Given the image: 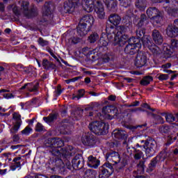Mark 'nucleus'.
Listing matches in <instances>:
<instances>
[{"label": "nucleus", "mask_w": 178, "mask_h": 178, "mask_svg": "<svg viewBox=\"0 0 178 178\" xmlns=\"http://www.w3.org/2000/svg\"><path fill=\"white\" fill-rule=\"evenodd\" d=\"M106 159L113 162V165H116L120 162V156L119 155V153L113 152L108 154V156Z\"/></svg>", "instance_id": "dca6fc26"}, {"label": "nucleus", "mask_w": 178, "mask_h": 178, "mask_svg": "<svg viewBox=\"0 0 178 178\" xmlns=\"http://www.w3.org/2000/svg\"><path fill=\"white\" fill-rule=\"evenodd\" d=\"M94 24V17L92 15H85L82 17L77 27V33L81 37H84Z\"/></svg>", "instance_id": "f03ea898"}, {"label": "nucleus", "mask_w": 178, "mask_h": 178, "mask_svg": "<svg viewBox=\"0 0 178 178\" xmlns=\"http://www.w3.org/2000/svg\"><path fill=\"white\" fill-rule=\"evenodd\" d=\"M147 15L148 17L152 18L154 16H156V15H159V11L156 8H150L147 10Z\"/></svg>", "instance_id": "b1692460"}, {"label": "nucleus", "mask_w": 178, "mask_h": 178, "mask_svg": "<svg viewBox=\"0 0 178 178\" xmlns=\"http://www.w3.org/2000/svg\"><path fill=\"white\" fill-rule=\"evenodd\" d=\"M174 25L175 26H169L167 29V35L171 38L178 35V19L174 22Z\"/></svg>", "instance_id": "ddd939ff"}, {"label": "nucleus", "mask_w": 178, "mask_h": 178, "mask_svg": "<svg viewBox=\"0 0 178 178\" xmlns=\"http://www.w3.org/2000/svg\"><path fill=\"white\" fill-rule=\"evenodd\" d=\"M143 147L145 149L147 156H153L155 154V151H156V142L150 139L145 143Z\"/></svg>", "instance_id": "0eeeda50"}, {"label": "nucleus", "mask_w": 178, "mask_h": 178, "mask_svg": "<svg viewBox=\"0 0 178 178\" xmlns=\"http://www.w3.org/2000/svg\"><path fill=\"white\" fill-rule=\"evenodd\" d=\"M108 99H109V101H115V99H116V97H115L113 95H110L108 97Z\"/></svg>", "instance_id": "6e6d98bb"}, {"label": "nucleus", "mask_w": 178, "mask_h": 178, "mask_svg": "<svg viewBox=\"0 0 178 178\" xmlns=\"http://www.w3.org/2000/svg\"><path fill=\"white\" fill-rule=\"evenodd\" d=\"M131 74H136V76H140V74H142L141 73L138 72H131Z\"/></svg>", "instance_id": "bf43d9fd"}, {"label": "nucleus", "mask_w": 178, "mask_h": 178, "mask_svg": "<svg viewBox=\"0 0 178 178\" xmlns=\"http://www.w3.org/2000/svg\"><path fill=\"white\" fill-rule=\"evenodd\" d=\"M81 5L83 9L90 13L99 5V0H82Z\"/></svg>", "instance_id": "6e6552de"}, {"label": "nucleus", "mask_w": 178, "mask_h": 178, "mask_svg": "<svg viewBox=\"0 0 178 178\" xmlns=\"http://www.w3.org/2000/svg\"><path fill=\"white\" fill-rule=\"evenodd\" d=\"M38 44L40 45H41L42 47H45V46L48 45L49 42H48V41L42 39V38H40L38 40Z\"/></svg>", "instance_id": "4c0bfd02"}, {"label": "nucleus", "mask_w": 178, "mask_h": 178, "mask_svg": "<svg viewBox=\"0 0 178 178\" xmlns=\"http://www.w3.org/2000/svg\"><path fill=\"white\" fill-rule=\"evenodd\" d=\"M32 131L33 129H31L30 127H26L24 130L22 131V134H24V136H29Z\"/></svg>", "instance_id": "72a5a7b5"}, {"label": "nucleus", "mask_w": 178, "mask_h": 178, "mask_svg": "<svg viewBox=\"0 0 178 178\" xmlns=\"http://www.w3.org/2000/svg\"><path fill=\"white\" fill-rule=\"evenodd\" d=\"M31 105V102H28L26 104L21 103V106L22 109H27V106H30Z\"/></svg>", "instance_id": "c03bdc74"}, {"label": "nucleus", "mask_w": 178, "mask_h": 178, "mask_svg": "<svg viewBox=\"0 0 178 178\" xmlns=\"http://www.w3.org/2000/svg\"><path fill=\"white\" fill-rule=\"evenodd\" d=\"M148 58L145 52L140 51L137 54L134 59V65L136 67H143L147 65Z\"/></svg>", "instance_id": "1a4fd4ad"}, {"label": "nucleus", "mask_w": 178, "mask_h": 178, "mask_svg": "<svg viewBox=\"0 0 178 178\" xmlns=\"http://www.w3.org/2000/svg\"><path fill=\"white\" fill-rule=\"evenodd\" d=\"M108 20L111 24H113L114 26H118L120 24V22L122 21V18L120 16L116 15V14H112L110 15Z\"/></svg>", "instance_id": "6ab92c4d"}, {"label": "nucleus", "mask_w": 178, "mask_h": 178, "mask_svg": "<svg viewBox=\"0 0 178 178\" xmlns=\"http://www.w3.org/2000/svg\"><path fill=\"white\" fill-rule=\"evenodd\" d=\"M117 31L118 32L114 38L115 44L124 45L129 40V37L123 34L124 31H126V28H124V26H119L117 27Z\"/></svg>", "instance_id": "423d86ee"}, {"label": "nucleus", "mask_w": 178, "mask_h": 178, "mask_svg": "<svg viewBox=\"0 0 178 178\" xmlns=\"http://www.w3.org/2000/svg\"><path fill=\"white\" fill-rule=\"evenodd\" d=\"M50 178H62L60 176H57V175H52Z\"/></svg>", "instance_id": "0e129e2a"}, {"label": "nucleus", "mask_w": 178, "mask_h": 178, "mask_svg": "<svg viewBox=\"0 0 178 178\" xmlns=\"http://www.w3.org/2000/svg\"><path fill=\"white\" fill-rule=\"evenodd\" d=\"M154 79L151 76H145L141 81L140 84L141 86H148L152 81Z\"/></svg>", "instance_id": "cd10ccee"}, {"label": "nucleus", "mask_w": 178, "mask_h": 178, "mask_svg": "<svg viewBox=\"0 0 178 178\" xmlns=\"http://www.w3.org/2000/svg\"><path fill=\"white\" fill-rule=\"evenodd\" d=\"M88 128L92 133L97 136H103L108 133L109 130V124L108 123L95 121L89 124Z\"/></svg>", "instance_id": "7ed1b4c3"}, {"label": "nucleus", "mask_w": 178, "mask_h": 178, "mask_svg": "<svg viewBox=\"0 0 178 178\" xmlns=\"http://www.w3.org/2000/svg\"><path fill=\"white\" fill-rule=\"evenodd\" d=\"M35 130L36 131H42L44 130V126H42V124L38 122L36 124Z\"/></svg>", "instance_id": "ea45409f"}, {"label": "nucleus", "mask_w": 178, "mask_h": 178, "mask_svg": "<svg viewBox=\"0 0 178 178\" xmlns=\"http://www.w3.org/2000/svg\"><path fill=\"white\" fill-rule=\"evenodd\" d=\"M21 90H27L31 92H33L34 91H37V86L34 85L33 83H26L21 88Z\"/></svg>", "instance_id": "412c9836"}, {"label": "nucleus", "mask_w": 178, "mask_h": 178, "mask_svg": "<svg viewBox=\"0 0 178 178\" xmlns=\"http://www.w3.org/2000/svg\"><path fill=\"white\" fill-rule=\"evenodd\" d=\"M84 92L85 91L83 89L79 90L78 95L73 97L72 99L79 100L80 98H82V97H84Z\"/></svg>", "instance_id": "e433bc0d"}, {"label": "nucleus", "mask_w": 178, "mask_h": 178, "mask_svg": "<svg viewBox=\"0 0 178 178\" xmlns=\"http://www.w3.org/2000/svg\"><path fill=\"white\" fill-rule=\"evenodd\" d=\"M42 65L43 66H44V67H47V66H48V60L47 59L43 60Z\"/></svg>", "instance_id": "603ef678"}, {"label": "nucleus", "mask_w": 178, "mask_h": 178, "mask_svg": "<svg viewBox=\"0 0 178 178\" xmlns=\"http://www.w3.org/2000/svg\"><path fill=\"white\" fill-rule=\"evenodd\" d=\"M174 154H175V155H177L178 154V149H175L174 150Z\"/></svg>", "instance_id": "338daca9"}, {"label": "nucleus", "mask_w": 178, "mask_h": 178, "mask_svg": "<svg viewBox=\"0 0 178 178\" xmlns=\"http://www.w3.org/2000/svg\"><path fill=\"white\" fill-rule=\"evenodd\" d=\"M89 94L92 95V97H98L99 94L95 92H90Z\"/></svg>", "instance_id": "864d4df0"}, {"label": "nucleus", "mask_w": 178, "mask_h": 178, "mask_svg": "<svg viewBox=\"0 0 178 178\" xmlns=\"http://www.w3.org/2000/svg\"><path fill=\"white\" fill-rule=\"evenodd\" d=\"M155 163H156V161L154 160L153 161H152L150 165H151V166H155Z\"/></svg>", "instance_id": "e2e57ef3"}, {"label": "nucleus", "mask_w": 178, "mask_h": 178, "mask_svg": "<svg viewBox=\"0 0 178 178\" xmlns=\"http://www.w3.org/2000/svg\"><path fill=\"white\" fill-rule=\"evenodd\" d=\"M42 10L44 16H49V15H51V10L49 9V7H48V4L45 5V6L42 8Z\"/></svg>", "instance_id": "c9c22d12"}, {"label": "nucleus", "mask_w": 178, "mask_h": 178, "mask_svg": "<svg viewBox=\"0 0 178 178\" xmlns=\"http://www.w3.org/2000/svg\"><path fill=\"white\" fill-rule=\"evenodd\" d=\"M112 169V165H111L109 163H104L102 168V174L100 176L103 178H107L111 176V172H109V170H111Z\"/></svg>", "instance_id": "4468645a"}, {"label": "nucleus", "mask_w": 178, "mask_h": 178, "mask_svg": "<svg viewBox=\"0 0 178 178\" xmlns=\"http://www.w3.org/2000/svg\"><path fill=\"white\" fill-rule=\"evenodd\" d=\"M78 158L77 157H75L73 160H72V166H73V168H74L75 169H77V161H78Z\"/></svg>", "instance_id": "a18cd8bd"}, {"label": "nucleus", "mask_w": 178, "mask_h": 178, "mask_svg": "<svg viewBox=\"0 0 178 178\" xmlns=\"http://www.w3.org/2000/svg\"><path fill=\"white\" fill-rule=\"evenodd\" d=\"M175 48H178V40H173L171 42V47L168 44H163V52L165 55H172Z\"/></svg>", "instance_id": "f8f14e48"}, {"label": "nucleus", "mask_w": 178, "mask_h": 178, "mask_svg": "<svg viewBox=\"0 0 178 178\" xmlns=\"http://www.w3.org/2000/svg\"><path fill=\"white\" fill-rule=\"evenodd\" d=\"M158 79H159V80H161V81L163 80H168V79H169V75H168L166 74H159Z\"/></svg>", "instance_id": "58836bf2"}, {"label": "nucleus", "mask_w": 178, "mask_h": 178, "mask_svg": "<svg viewBox=\"0 0 178 178\" xmlns=\"http://www.w3.org/2000/svg\"><path fill=\"white\" fill-rule=\"evenodd\" d=\"M13 11L15 15H24L26 17H33L34 11L33 10H30L29 8V2L26 1H22L21 3V9L15 6H13Z\"/></svg>", "instance_id": "20e7f679"}, {"label": "nucleus", "mask_w": 178, "mask_h": 178, "mask_svg": "<svg viewBox=\"0 0 178 178\" xmlns=\"http://www.w3.org/2000/svg\"><path fill=\"white\" fill-rule=\"evenodd\" d=\"M152 38L156 44L161 45L162 42H163V39L162 38V35L157 30L153 31Z\"/></svg>", "instance_id": "a211bd4d"}, {"label": "nucleus", "mask_w": 178, "mask_h": 178, "mask_svg": "<svg viewBox=\"0 0 178 178\" xmlns=\"http://www.w3.org/2000/svg\"><path fill=\"white\" fill-rule=\"evenodd\" d=\"M3 97L6 99H12V98L15 97V96H13V94H12V93H6L3 95Z\"/></svg>", "instance_id": "37998d69"}, {"label": "nucleus", "mask_w": 178, "mask_h": 178, "mask_svg": "<svg viewBox=\"0 0 178 178\" xmlns=\"http://www.w3.org/2000/svg\"><path fill=\"white\" fill-rule=\"evenodd\" d=\"M105 5L108 9H114L118 6V1L116 0H106Z\"/></svg>", "instance_id": "a878e982"}, {"label": "nucleus", "mask_w": 178, "mask_h": 178, "mask_svg": "<svg viewBox=\"0 0 178 178\" xmlns=\"http://www.w3.org/2000/svg\"><path fill=\"white\" fill-rule=\"evenodd\" d=\"M100 44L102 47H107L108 46V41L105 40L104 38H100Z\"/></svg>", "instance_id": "a19ab883"}, {"label": "nucleus", "mask_w": 178, "mask_h": 178, "mask_svg": "<svg viewBox=\"0 0 178 178\" xmlns=\"http://www.w3.org/2000/svg\"><path fill=\"white\" fill-rule=\"evenodd\" d=\"M5 10V6L3 3H0V12H3Z\"/></svg>", "instance_id": "5fc2aeb1"}, {"label": "nucleus", "mask_w": 178, "mask_h": 178, "mask_svg": "<svg viewBox=\"0 0 178 178\" xmlns=\"http://www.w3.org/2000/svg\"><path fill=\"white\" fill-rule=\"evenodd\" d=\"M56 118V115L55 114L50 115L49 117L43 118V120L46 122V123H51L54 122V120Z\"/></svg>", "instance_id": "7c9ffc66"}, {"label": "nucleus", "mask_w": 178, "mask_h": 178, "mask_svg": "<svg viewBox=\"0 0 178 178\" xmlns=\"http://www.w3.org/2000/svg\"><path fill=\"white\" fill-rule=\"evenodd\" d=\"M5 33H10V29H6L5 30Z\"/></svg>", "instance_id": "774afa93"}, {"label": "nucleus", "mask_w": 178, "mask_h": 178, "mask_svg": "<svg viewBox=\"0 0 178 178\" xmlns=\"http://www.w3.org/2000/svg\"><path fill=\"white\" fill-rule=\"evenodd\" d=\"M171 67H172V64L168 63L165 65H163L161 66V69H170Z\"/></svg>", "instance_id": "de8ad7c7"}, {"label": "nucleus", "mask_w": 178, "mask_h": 178, "mask_svg": "<svg viewBox=\"0 0 178 178\" xmlns=\"http://www.w3.org/2000/svg\"><path fill=\"white\" fill-rule=\"evenodd\" d=\"M165 120L168 123H172V122H175V120H176V118L174 115H172V114H168L165 116Z\"/></svg>", "instance_id": "f704fd0d"}, {"label": "nucleus", "mask_w": 178, "mask_h": 178, "mask_svg": "<svg viewBox=\"0 0 178 178\" xmlns=\"http://www.w3.org/2000/svg\"><path fill=\"white\" fill-rule=\"evenodd\" d=\"M13 127L10 129V133L15 134L19 131V129H20V126H22V118L20 115L17 113L13 114Z\"/></svg>", "instance_id": "9b49d317"}, {"label": "nucleus", "mask_w": 178, "mask_h": 178, "mask_svg": "<svg viewBox=\"0 0 178 178\" xmlns=\"http://www.w3.org/2000/svg\"><path fill=\"white\" fill-rule=\"evenodd\" d=\"M129 42L131 43L126 46L124 52L129 55H134V54H136V52H138L141 48L140 39L132 37L129 39Z\"/></svg>", "instance_id": "39448f33"}, {"label": "nucleus", "mask_w": 178, "mask_h": 178, "mask_svg": "<svg viewBox=\"0 0 178 178\" xmlns=\"http://www.w3.org/2000/svg\"><path fill=\"white\" fill-rule=\"evenodd\" d=\"M6 173V170H1L0 175H5Z\"/></svg>", "instance_id": "052dcab7"}, {"label": "nucleus", "mask_w": 178, "mask_h": 178, "mask_svg": "<svg viewBox=\"0 0 178 178\" xmlns=\"http://www.w3.org/2000/svg\"><path fill=\"white\" fill-rule=\"evenodd\" d=\"M144 108H147V109H151L150 108H149V106L148 105V104H144Z\"/></svg>", "instance_id": "69168bd1"}, {"label": "nucleus", "mask_w": 178, "mask_h": 178, "mask_svg": "<svg viewBox=\"0 0 178 178\" xmlns=\"http://www.w3.org/2000/svg\"><path fill=\"white\" fill-rule=\"evenodd\" d=\"M136 35L138 38H142V42L143 45L145 48H148L152 54H155L156 55H158V54H161V50L159 49V47H158L156 45L153 44L151 42V37L148 35H144V31L138 29L136 31Z\"/></svg>", "instance_id": "f257e3e1"}, {"label": "nucleus", "mask_w": 178, "mask_h": 178, "mask_svg": "<svg viewBox=\"0 0 178 178\" xmlns=\"http://www.w3.org/2000/svg\"><path fill=\"white\" fill-rule=\"evenodd\" d=\"M136 8L138 9V10H140V12H143L145 10V8H147V3L143 0H138L136 3Z\"/></svg>", "instance_id": "4be33fe9"}, {"label": "nucleus", "mask_w": 178, "mask_h": 178, "mask_svg": "<svg viewBox=\"0 0 178 178\" xmlns=\"http://www.w3.org/2000/svg\"><path fill=\"white\" fill-rule=\"evenodd\" d=\"M80 5V1L79 0H68L64 3V12L65 13H70L73 12L75 8H77Z\"/></svg>", "instance_id": "9d476101"}, {"label": "nucleus", "mask_w": 178, "mask_h": 178, "mask_svg": "<svg viewBox=\"0 0 178 178\" xmlns=\"http://www.w3.org/2000/svg\"><path fill=\"white\" fill-rule=\"evenodd\" d=\"M172 0H154V2H165V3H169Z\"/></svg>", "instance_id": "8fccbe9b"}, {"label": "nucleus", "mask_w": 178, "mask_h": 178, "mask_svg": "<svg viewBox=\"0 0 178 178\" xmlns=\"http://www.w3.org/2000/svg\"><path fill=\"white\" fill-rule=\"evenodd\" d=\"M80 41V39L77 38H71L68 39V41L67 42V45H74V44H77Z\"/></svg>", "instance_id": "c756f323"}, {"label": "nucleus", "mask_w": 178, "mask_h": 178, "mask_svg": "<svg viewBox=\"0 0 178 178\" xmlns=\"http://www.w3.org/2000/svg\"><path fill=\"white\" fill-rule=\"evenodd\" d=\"M82 143L84 145H88L89 147L94 144V140L88 136H85L82 137Z\"/></svg>", "instance_id": "bb28decb"}, {"label": "nucleus", "mask_w": 178, "mask_h": 178, "mask_svg": "<svg viewBox=\"0 0 178 178\" xmlns=\"http://www.w3.org/2000/svg\"><path fill=\"white\" fill-rule=\"evenodd\" d=\"M163 22V18L159 15V13L151 18V23H152L154 26H156V24H162Z\"/></svg>", "instance_id": "aec40b11"}, {"label": "nucleus", "mask_w": 178, "mask_h": 178, "mask_svg": "<svg viewBox=\"0 0 178 178\" xmlns=\"http://www.w3.org/2000/svg\"><path fill=\"white\" fill-rule=\"evenodd\" d=\"M95 10L99 19H105V10L104 9V6L101 2L99 3V5L95 8Z\"/></svg>", "instance_id": "f3484780"}, {"label": "nucleus", "mask_w": 178, "mask_h": 178, "mask_svg": "<svg viewBox=\"0 0 178 178\" xmlns=\"http://www.w3.org/2000/svg\"><path fill=\"white\" fill-rule=\"evenodd\" d=\"M105 111H108V112L110 111L111 113H112L113 111H112V108L111 107H104L103 108V112H105Z\"/></svg>", "instance_id": "3c124183"}, {"label": "nucleus", "mask_w": 178, "mask_h": 178, "mask_svg": "<svg viewBox=\"0 0 178 178\" xmlns=\"http://www.w3.org/2000/svg\"><path fill=\"white\" fill-rule=\"evenodd\" d=\"M119 1L120 2V5L124 8H127L128 6H130L131 3V0H119Z\"/></svg>", "instance_id": "473e14b6"}, {"label": "nucleus", "mask_w": 178, "mask_h": 178, "mask_svg": "<svg viewBox=\"0 0 178 178\" xmlns=\"http://www.w3.org/2000/svg\"><path fill=\"white\" fill-rule=\"evenodd\" d=\"M83 157H81V158L78 159V161H77V168H79V166H80V165H81V163L83 165Z\"/></svg>", "instance_id": "09e8293b"}, {"label": "nucleus", "mask_w": 178, "mask_h": 178, "mask_svg": "<svg viewBox=\"0 0 178 178\" xmlns=\"http://www.w3.org/2000/svg\"><path fill=\"white\" fill-rule=\"evenodd\" d=\"M56 95H60L62 94V90L60 89V86L57 87V90L55 91Z\"/></svg>", "instance_id": "49530a36"}, {"label": "nucleus", "mask_w": 178, "mask_h": 178, "mask_svg": "<svg viewBox=\"0 0 178 178\" xmlns=\"http://www.w3.org/2000/svg\"><path fill=\"white\" fill-rule=\"evenodd\" d=\"M22 166V159L20 157H17L13 159V165L11 166L12 170H16L17 168H20Z\"/></svg>", "instance_id": "393cba45"}, {"label": "nucleus", "mask_w": 178, "mask_h": 178, "mask_svg": "<svg viewBox=\"0 0 178 178\" xmlns=\"http://www.w3.org/2000/svg\"><path fill=\"white\" fill-rule=\"evenodd\" d=\"M0 92H9V90L2 89L0 90Z\"/></svg>", "instance_id": "680f3d73"}, {"label": "nucleus", "mask_w": 178, "mask_h": 178, "mask_svg": "<svg viewBox=\"0 0 178 178\" xmlns=\"http://www.w3.org/2000/svg\"><path fill=\"white\" fill-rule=\"evenodd\" d=\"M113 136L115 138H124V137H126V131L123 130L116 129L113 131Z\"/></svg>", "instance_id": "5701e85b"}, {"label": "nucleus", "mask_w": 178, "mask_h": 178, "mask_svg": "<svg viewBox=\"0 0 178 178\" xmlns=\"http://www.w3.org/2000/svg\"><path fill=\"white\" fill-rule=\"evenodd\" d=\"M132 149L135 152V155H134L135 159H141V158H143V152L134 147H132Z\"/></svg>", "instance_id": "c85d7f7f"}, {"label": "nucleus", "mask_w": 178, "mask_h": 178, "mask_svg": "<svg viewBox=\"0 0 178 178\" xmlns=\"http://www.w3.org/2000/svg\"><path fill=\"white\" fill-rule=\"evenodd\" d=\"M99 37H98V34L97 33H93L92 35H90L88 38V41L90 43H94L95 42V41H97V40H98Z\"/></svg>", "instance_id": "2f4dec72"}, {"label": "nucleus", "mask_w": 178, "mask_h": 178, "mask_svg": "<svg viewBox=\"0 0 178 178\" xmlns=\"http://www.w3.org/2000/svg\"><path fill=\"white\" fill-rule=\"evenodd\" d=\"M85 83H86V84L91 83V79L90 78H86Z\"/></svg>", "instance_id": "13d9d810"}, {"label": "nucleus", "mask_w": 178, "mask_h": 178, "mask_svg": "<svg viewBox=\"0 0 178 178\" xmlns=\"http://www.w3.org/2000/svg\"><path fill=\"white\" fill-rule=\"evenodd\" d=\"M100 161L99 160L97 159V158L90 156L88 158V166L89 168H93L94 169H97L98 166H99Z\"/></svg>", "instance_id": "2eb2a0df"}, {"label": "nucleus", "mask_w": 178, "mask_h": 178, "mask_svg": "<svg viewBox=\"0 0 178 178\" xmlns=\"http://www.w3.org/2000/svg\"><path fill=\"white\" fill-rule=\"evenodd\" d=\"M145 17V15H141V19L138 23V27H141V26H143L144 24V22H145V20L144 19Z\"/></svg>", "instance_id": "79ce46f5"}, {"label": "nucleus", "mask_w": 178, "mask_h": 178, "mask_svg": "<svg viewBox=\"0 0 178 178\" xmlns=\"http://www.w3.org/2000/svg\"><path fill=\"white\" fill-rule=\"evenodd\" d=\"M102 59H104L106 62H108V60H109L110 58H109V56L106 55V56H103Z\"/></svg>", "instance_id": "4d7b16f0"}]
</instances>
